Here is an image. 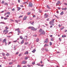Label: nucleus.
Returning a JSON list of instances; mask_svg holds the SVG:
<instances>
[{"label":"nucleus","mask_w":67,"mask_h":67,"mask_svg":"<svg viewBox=\"0 0 67 67\" xmlns=\"http://www.w3.org/2000/svg\"><path fill=\"white\" fill-rule=\"evenodd\" d=\"M5 29H6V30H8V29H9V28H8V27H5Z\"/></svg>","instance_id":"nucleus-31"},{"label":"nucleus","mask_w":67,"mask_h":67,"mask_svg":"<svg viewBox=\"0 0 67 67\" xmlns=\"http://www.w3.org/2000/svg\"><path fill=\"white\" fill-rule=\"evenodd\" d=\"M41 34L42 35H45V32L44 31V30H43L41 32Z\"/></svg>","instance_id":"nucleus-3"},{"label":"nucleus","mask_w":67,"mask_h":67,"mask_svg":"<svg viewBox=\"0 0 67 67\" xmlns=\"http://www.w3.org/2000/svg\"><path fill=\"white\" fill-rule=\"evenodd\" d=\"M19 30H20V29L18 28L17 29H16L15 30V31H19Z\"/></svg>","instance_id":"nucleus-13"},{"label":"nucleus","mask_w":67,"mask_h":67,"mask_svg":"<svg viewBox=\"0 0 67 67\" xmlns=\"http://www.w3.org/2000/svg\"><path fill=\"white\" fill-rule=\"evenodd\" d=\"M18 1L19 3H20V0H18Z\"/></svg>","instance_id":"nucleus-59"},{"label":"nucleus","mask_w":67,"mask_h":67,"mask_svg":"<svg viewBox=\"0 0 67 67\" xmlns=\"http://www.w3.org/2000/svg\"><path fill=\"white\" fill-rule=\"evenodd\" d=\"M63 14H64V12L62 11L60 13V15H62Z\"/></svg>","instance_id":"nucleus-14"},{"label":"nucleus","mask_w":67,"mask_h":67,"mask_svg":"<svg viewBox=\"0 0 67 67\" xmlns=\"http://www.w3.org/2000/svg\"><path fill=\"white\" fill-rule=\"evenodd\" d=\"M18 11H19L20 9H21V8L20 7H18Z\"/></svg>","instance_id":"nucleus-26"},{"label":"nucleus","mask_w":67,"mask_h":67,"mask_svg":"<svg viewBox=\"0 0 67 67\" xmlns=\"http://www.w3.org/2000/svg\"><path fill=\"white\" fill-rule=\"evenodd\" d=\"M60 1H58V3H59H59H60Z\"/></svg>","instance_id":"nucleus-43"},{"label":"nucleus","mask_w":67,"mask_h":67,"mask_svg":"<svg viewBox=\"0 0 67 67\" xmlns=\"http://www.w3.org/2000/svg\"><path fill=\"white\" fill-rule=\"evenodd\" d=\"M7 37H11V36H7Z\"/></svg>","instance_id":"nucleus-63"},{"label":"nucleus","mask_w":67,"mask_h":67,"mask_svg":"<svg viewBox=\"0 0 67 67\" xmlns=\"http://www.w3.org/2000/svg\"><path fill=\"white\" fill-rule=\"evenodd\" d=\"M20 38L21 39V40H22V39H23V37L22 36H20Z\"/></svg>","instance_id":"nucleus-23"},{"label":"nucleus","mask_w":67,"mask_h":67,"mask_svg":"<svg viewBox=\"0 0 67 67\" xmlns=\"http://www.w3.org/2000/svg\"><path fill=\"white\" fill-rule=\"evenodd\" d=\"M4 20H7V19H8V18H4Z\"/></svg>","instance_id":"nucleus-45"},{"label":"nucleus","mask_w":67,"mask_h":67,"mask_svg":"<svg viewBox=\"0 0 67 67\" xmlns=\"http://www.w3.org/2000/svg\"><path fill=\"white\" fill-rule=\"evenodd\" d=\"M27 66H28V67H31V66H30V65H28Z\"/></svg>","instance_id":"nucleus-52"},{"label":"nucleus","mask_w":67,"mask_h":67,"mask_svg":"<svg viewBox=\"0 0 67 67\" xmlns=\"http://www.w3.org/2000/svg\"><path fill=\"white\" fill-rule=\"evenodd\" d=\"M45 51H46V52H48V51H49V50H48V49H47V48H45Z\"/></svg>","instance_id":"nucleus-17"},{"label":"nucleus","mask_w":67,"mask_h":67,"mask_svg":"<svg viewBox=\"0 0 67 67\" xmlns=\"http://www.w3.org/2000/svg\"><path fill=\"white\" fill-rule=\"evenodd\" d=\"M56 12L57 13H58H58H59V12H58V11H57Z\"/></svg>","instance_id":"nucleus-58"},{"label":"nucleus","mask_w":67,"mask_h":67,"mask_svg":"<svg viewBox=\"0 0 67 67\" xmlns=\"http://www.w3.org/2000/svg\"><path fill=\"white\" fill-rule=\"evenodd\" d=\"M10 21H12V22H13V21H14L13 20L10 19Z\"/></svg>","instance_id":"nucleus-57"},{"label":"nucleus","mask_w":67,"mask_h":67,"mask_svg":"<svg viewBox=\"0 0 67 67\" xmlns=\"http://www.w3.org/2000/svg\"><path fill=\"white\" fill-rule=\"evenodd\" d=\"M54 20H55V19H53L52 20V21L53 22H54Z\"/></svg>","instance_id":"nucleus-44"},{"label":"nucleus","mask_w":67,"mask_h":67,"mask_svg":"<svg viewBox=\"0 0 67 67\" xmlns=\"http://www.w3.org/2000/svg\"><path fill=\"white\" fill-rule=\"evenodd\" d=\"M62 10H64V11H66L67 10V8H62Z\"/></svg>","instance_id":"nucleus-8"},{"label":"nucleus","mask_w":67,"mask_h":67,"mask_svg":"<svg viewBox=\"0 0 67 67\" xmlns=\"http://www.w3.org/2000/svg\"><path fill=\"white\" fill-rule=\"evenodd\" d=\"M17 67H20V65H18L17 66Z\"/></svg>","instance_id":"nucleus-64"},{"label":"nucleus","mask_w":67,"mask_h":67,"mask_svg":"<svg viewBox=\"0 0 67 67\" xmlns=\"http://www.w3.org/2000/svg\"><path fill=\"white\" fill-rule=\"evenodd\" d=\"M4 3V1H2V4Z\"/></svg>","instance_id":"nucleus-41"},{"label":"nucleus","mask_w":67,"mask_h":67,"mask_svg":"<svg viewBox=\"0 0 67 67\" xmlns=\"http://www.w3.org/2000/svg\"><path fill=\"white\" fill-rule=\"evenodd\" d=\"M39 38H37L36 39V42H38L39 41Z\"/></svg>","instance_id":"nucleus-10"},{"label":"nucleus","mask_w":67,"mask_h":67,"mask_svg":"<svg viewBox=\"0 0 67 67\" xmlns=\"http://www.w3.org/2000/svg\"><path fill=\"white\" fill-rule=\"evenodd\" d=\"M64 4L65 5H67V4L66 3H64Z\"/></svg>","instance_id":"nucleus-62"},{"label":"nucleus","mask_w":67,"mask_h":67,"mask_svg":"<svg viewBox=\"0 0 67 67\" xmlns=\"http://www.w3.org/2000/svg\"><path fill=\"white\" fill-rule=\"evenodd\" d=\"M34 22H33L32 23H31V24L32 25H33V24H34Z\"/></svg>","instance_id":"nucleus-37"},{"label":"nucleus","mask_w":67,"mask_h":67,"mask_svg":"<svg viewBox=\"0 0 67 67\" xmlns=\"http://www.w3.org/2000/svg\"><path fill=\"white\" fill-rule=\"evenodd\" d=\"M27 16H25L24 19H23V20L24 21V20H26V19H27Z\"/></svg>","instance_id":"nucleus-4"},{"label":"nucleus","mask_w":67,"mask_h":67,"mask_svg":"<svg viewBox=\"0 0 67 67\" xmlns=\"http://www.w3.org/2000/svg\"><path fill=\"white\" fill-rule=\"evenodd\" d=\"M29 43L28 42H25V45H27V44H28Z\"/></svg>","instance_id":"nucleus-35"},{"label":"nucleus","mask_w":67,"mask_h":67,"mask_svg":"<svg viewBox=\"0 0 67 67\" xmlns=\"http://www.w3.org/2000/svg\"><path fill=\"white\" fill-rule=\"evenodd\" d=\"M37 28H34L33 31H36V30H37Z\"/></svg>","instance_id":"nucleus-25"},{"label":"nucleus","mask_w":67,"mask_h":67,"mask_svg":"<svg viewBox=\"0 0 67 67\" xmlns=\"http://www.w3.org/2000/svg\"><path fill=\"white\" fill-rule=\"evenodd\" d=\"M24 40H22V41L20 42L21 44H23L24 43Z\"/></svg>","instance_id":"nucleus-9"},{"label":"nucleus","mask_w":67,"mask_h":67,"mask_svg":"<svg viewBox=\"0 0 67 67\" xmlns=\"http://www.w3.org/2000/svg\"><path fill=\"white\" fill-rule=\"evenodd\" d=\"M59 53H60V52H57V54H59Z\"/></svg>","instance_id":"nucleus-56"},{"label":"nucleus","mask_w":67,"mask_h":67,"mask_svg":"<svg viewBox=\"0 0 67 67\" xmlns=\"http://www.w3.org/2000/svg\"><path fill=\"white\" fill-rule=\"evenodd\" d=\"M41 50L42 51H44V48H42L41 49Z\"/></svg>","instance_id":"nucleus-40"},{"label":"nucleus","mask_w":67,"mask_h":67,"mask_svg":"<svg viewBox=\"0 0 67 67\" xmlns=\"http://www.w3.org/2000/svg\"><path fill=\"white\" fill-rule=\"evenodd\" d=\"M12 11H15V9H14V8H13V9H12Z\"/></svg>","instance_id":"nucleus-46"},{"label":"nucleus","mask_w":67,"mask_h":67,"mask_svg":"<svg viewBox=\"0 0 67 67\" xmlns=\"http://www.w3.org/2000/svg\"><path fill=\"white\" fill-rule=\"evenodd\" d=\"M15 22H16V23H18V20H15Z\"/></svg>","instance_id":"nucleus-50"},{"label":"nucleus","mask_w":67,"mask_h":67,"mask_svg":"<svg viewBox=\"0 0 67 67\" xmlns=\"http://www.w3.org/2000/svg\"><path fill=\"white\" fill-rule=\"evenodd\" d=\"M11 42H9V44H8V45H9V44H11Z\"/></svg>","instance_id":"nucleus-55"},{"label":"nucleus","mask_w":67,"mask_h":67,"mask_svg":"<svg viewBox=\"0 0 67 67\" xmlns=\"http://www.w3.org/2000/svg\"><path fill=\"white\" fill-rule=\"evenodd\" d=\"M64 29V27H62L61 28V30H62Z\"/></svg>","instance_id":"nucleus-34"},{"label":"nucleus","mask_w":67,"mask_h":67,"mask_svg":"<svg viewBox=\"0 0 67 67\" xmlns=\"http://www.w3.org/2000/svg\"><path fill=\"white\" fill-rule=\"evenodd\" d=\"M48 15H46V16H44V18H47V17H48Z\"/></svg>","instance_id":"nucleus-19"},{"label":"nucleus","mask_w":67,"mask_h":67,"mask_svg":"<svg viewBox=\"0 0 67 67\" xmlns=\"http://www.w3.org/2000/svg\"><path fill=\"white\" fill-rule=\"evenodd\" d=\"M52 23H54V22H53L52 21L49 22V24H52Z\"/></svg>","instance_id":"nucleus-18"},{"label":"nucleus","mask_w":67,"mask_h":67,"mask_svg":"<svg viewBox=\"0 0 67 67\" xmlns=\"http://www.w3.org/2000/svg\"><path fill=\"white\" fill-rule=\"evenodd\" d=\"M48 38H47L46 40H45V41L44 42V43H48Z\"/></svg>","instance_id":"nucleus-5"},{"label":"nucleus","mask_w":67,"mask_h":67,"mask_svg":"<svg viewBox=\"0 0 67 67\" xmlns=\"http://www.w3.org/2000/svg\"><path fill=\"white\" fill-rule=\"evenodd\" d=\"M19 54V52H16V55H18V54Z\"/></svg>","instance_id":"nucleus-54"},{"label":"nucleus","mask_w":67,"mask_h":67,"mask_svg":"<svg viewBox=\"0 0 67 67\" xmlns=\"http://www.w3.org/2000/svg\"><path fill=\"white\" fill-rule=\"evenodd\" d=\"M32 65H34V64H35V62H32Z\"/></svg>","instance_id":"nucleus-51"},{"label":"nucleus","mask_w":67,"mask_h":67,"mask_svg":"<svg viewBox=\"0 0 67 67\" xmlns=\"http://www.w3.org/2000/svg\"><path fill=\"white\" fill-rule=\"evenodd\" d=\"M34 27L31 26V30H32V31H33V30H34Z\"/></svg>","instance_id":"nucleus-16"},{"label":"nucleus","mask_w":67,"mask_h":67,"mask_svg":"<svg viewBox=\"0 0 67 67\" xmlns=\"http://www.w3.org/2000/svg\"><path fill=\"white\" fill-rule=\"evenodd\" d=\"M54 40V38H52L51 39V41H53Z\"/></svg>","instance_id":"nucleus-20"},{"label":"nucleus","mask_w":67,"mask_h":67,"mask_svg":"<svg viewBox=\"0 0 67 67\" xmlns=\"http://www.w3.org/2000/svg\"><path fill=\"white\" fill-rule=\"evenodd\" d=\"M42 29H40V30H39V32H42Z\"/></svg>","instance_id":"nucleus-21"},{"label":"nucleus","mask_w":67,"mask_h":67,"mask_svg":"<svg viewBox=\"0 0 67 67\" xmlns=\"http://www.w3.org/2000/svg\"><path fill=\"white\" fill-rule=\"evenodd\" d=\"M36 65H38V66H40V64H36Z\"/></svg>","instance_id":"nucleus-49"},{"label":"nucleus","mask_w":67,"mask_h":67,"mask_svg":"<svg viewBox=\"0 0 67 67\" xmlns=\"http://www.w3.org/2000/svg\"><path fill=\"white\" fill-rule=\"evenodd\" d=\"M2 55L3 56H4L5 55V54L3 53H2Z\"/></svg>","instance_id":"nucleus-33"},{"label":"nucleus","mask_w":67,"mask_h":67,"mask_svg":"<svg viewBox=\"0 0 67 67\" xmlns=\"http://www.w3.org/2000/svg\"><path fill=\"white\" fill-rule=\"evenodd\" d=\"M36 52V50L35 49H34L32 51V52L33 53H34V52Z\"/></svg>","instance_id":"nucleus-12"},{"label":"nucleus","mask_w":67,"mask_h":67,"mask_svg":"<svg viewBox=\"0 0 67 67\" xmlns=\"http://www.w3.org/2000/svg\"><path fill=\"white\" fill-rule=\"evenodd\" d=\"M18 32L19 33H21V31H20V30H19L18 31Z\"/></svg>","instance_id":"nucleus-30"},{"label":"nucleus","mask_w":67,"mask_h":67,"mask_svg":"<svg viewBox=\"0 0 67 67\" xmlns=\"http://www.w3.org/2000/svg\"><path fill=\"white\" fill-rule=\"evenodd\" d=\"M9 15H7L6 16V17L7 18H8V17H9Z\"/></svg>","instance_id":"nucleus-60"},{"label":"nucleus","mask_w":67,"mask_h":67,"mask_svg":"<svg viewBox=\"0 0 67 67\" xmlns=\"http://www.w3.org/2000/svg\"><path fill=\"white\" fill-rule=\"evenodd\" d=\"M28 1H27V2H24L23 3L24 4H26V3H27V2H28Z\"/></svg>","instance_id":"nucleus-22"},{"label":"nucleus","mask_w":67,"mask_h":67,"mask_svg":"<svg viewBox=\"0 0 67 67\" xmlns=\"http://www.w3.org/2000/svg\"><path fill=\"white\" fill-rule=\"evenodd\" d=\"M46 46H47V44H45L44 46V47H46Z\"/></svg>","instance_id":"nucleus-42"},{"label":"nucleus","mask_w":67,"mask_h":67,"mask_svg":"<svg viewBox=\"0 0 67 67\" xmlns=\"http://www.w3.org/2000/svg\"><path fill=\"white\" fill-rule=\"evenodd\" d=\"M31 27H32V26L31 27V26H30L29 27H28V29H31Z\"/></svg>","instance_id":"nucleus-32"},{"label":"nucleus","mask_w":67,"mask_h":67,"mask_svg":"<svg viewBox=\"0 0 67 67\" xmlns=\"http://www.w3.org/2000/svg\"><path fill=\"white\" fill-rule=\"evenodd\" d=\"M64 36L63 35L62 36V37H63V38H64Z\"/></svg>","instance_id":"nucleus-61"},{"label":"nucleus","mask_w":67,"mask_h":67,"mask_svg":"<svg viewBox=\"0 0 67 67\" xmlns=\"http://www.w3.org/2000/svg\"><path fill=\"white\" fill-rule=\"evenodd\" d=\"M16 42H17V40H15V41H14L13 42L14 43H15Z\"/></svg>","instance_id":"nucleus-47"},{"label":"nucleus","mask_w":67,"mask_h":67,"mask_svg":"<svg viewBox=\"0 0 67 67\" xmlns=\"http://www.w3.org/2000/svg\"><path fill=\"white\" fill-rule=\"evenodd\" d=\"M9 65H12V64H13V62H10L9 63Z\"/></svg>","instance_id":"nucleus-27"},{"label":"nucleus","mask_w":67,"mask_h":67,"mask_svg":"<svg viewBox=\"0 0 67 67\" xmlns=\"http://www.w3.org/2000/svg\"><path fill=\"white\" fill-rule=\"evenodd\" d=\"M6 55L7 56H9V54L8 53H7V54H6Z\"/></svg>","instance_id":"nucleus-48"},{"label":"nucleus","mask_w":67,"mask_h":67,"mask_svg":"<svg viewBox=\"0 0 67 67\" xmlns=\"http://www.w3.org/2000/svg\"><path fill=\"white\" fill-rule=\"evenodd\" d=\"M7 14H10V13L9 12H7Z\"/></svg>","instance_id":"nucleus-28"},{"label":"nucleus","mask_w":67,"mask_h":67,"mask_svg":"<svg viewBox=\"0 0 67 67\" xmlns=\"http://www.w3.org/2000/svg\"><path fill=\"white\" fill-rule=\"evenodd\" d=\"M24 54L25 55L27 54V55H28L29 54V52L27 51H26V52L24 53Z\"/></svg>","instance_id":"nucleus-11"},{"label":"nucleus","mask_w":67,"mask_h":67,"mask_svg":"<svg viewBox=\"0 0 67 67\" xmlns=\"http://www.w3.org/2000/svg\"><path fill=\"white\" fill-rule=\"evenodd\" d=\"M30 14H31V12H30L27 13V14L28 15H30Z\"/></svg>","instance_id":"nucleus-38"},{"label":"nucleus","mask_w":67,"mask_h":67,"mask_svg":"<svg viewBox=\"0 0 67 67\" xmlns=\"http://www.w3.org/2000/svg\"><path fill=\"white\" fill-rule=\"evenodd\" d=\"M8 32H9V30H5L3 31V33H4V35H5V34H7L8 33Z\"/></svg>","instance_id":"nucleus-1"},{"label":"nucleus","mask_w":67,"mask_h":67,"mask_svg":"<svg viewBox=\"0 0 67 67\" xmlns=\"http://www.w3.org/2000/svg\"><path fill=\"white\" fill-rule=\"evenodd\" d=\"M49 44H50V46H51L52 45V42H50Z\"/></svg>","instance_id":"nucleus-24"},{"label":"nucleus","mask_w":67,"mask_h":67,"mask_svg":"<svg viewBox=\"0 0 67 67\" xmlns=\"http://www.w3.org/2000/svg\"><path fill=\"white\" fill-rule=\"evenodd\" d=\"M28 58H27V57H25V60H27V59Z\"/></svg>","instance_id":"nucleus-36"},{"label":"nucleus","mask_w":67,"mask_h":67,"mask_svg":"<svg viewBox=\"0 0 67 67\" xmlns=\"http://www.w3.org/2000/svg\"><path fill=\"white\" fill-rule=\"evenodd\" d=\"M26 63H27V62L26 61H23V62L22 63V64H26Z\"/></svg>","instance_id":"nucleus-7"},{"label":"nucleus","mask_w":67,"mask_h":67,"mask_svg":"<svg viewBox=\"0 0 67 67\" xmlns=\"http://www.w3.org/2000/svg\"><path fill=\"white\" fill-rule=\"evenodd\" d=\"M33 7V4L31 2H29L28 5V7Z\"/></svg>","instance_id":"nucleus-2"},{"label":"nucleus","mask_w":67,"mask_h":67,"mask_svg":"<svg viewBox=\"0 0 67 67\" xmlns=\"http://www.w3.org/2000/svg\"><path fill=\"white\" fill-rule=\"evenodd\" d=\"M8 3H5L4 4V5H8Z\"/></svg>","instance_id":"nucleus-39"},{"label":"nucleus","mask_w":67,"mask_h":67,"mask_svg":"<svg viewBox=\"0 0 67 67\" xmlns=\"http://www.w3.org/2000/svg\"><path fill=\"white\" fill-rule=\"evenodd\" d=\"M59 40L60 41H62V39H61V38H59Z\"/></svg>","instance_id":"nucleus-53"},{"label":"nucleus","mask_w":67,"mask_h":67,"mask_svg":"<svg viewBox=\"0 0 67 67\" xmlns=\"http://www.w3.org/2000/svg\"><path fill=\"white\" fill-rule=\"evenodd\" d=\"M47 8H48V9H51V8H50L49 6L48 5H47Z\"/></svg>","instance_id":"nucleus-15"},{"label":"nucleus","mask_w":67,"mask_h":67,"mask_svg":"<svg viewBox=\"0 0 67 67\" xmlns=\"http://www.w3.org/2000/svg\"><path fill=\"white\" fill-rule=\"evenodd\" d=\"M22 17H23V16L21 15L19 17V18H22Z\"/></svg>","instance_id":"nucleus-29"},{"label":"nucleus","mask_w":67,"mask_h":67,"mask_svg":"<svg viewBox=\"0 0 67 67\" xmlns=\"http://www.w3.org/2000/svg\"><path fill=\"white\" fill-rule=\"evenodd\" d=\"M6 41L7 40H6V39H4V40H3L2 42L3 43H4V42L5 43L6 42H7Z\"/></svg>","instance_id":"nucleus-6"}]
</instances>
